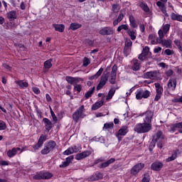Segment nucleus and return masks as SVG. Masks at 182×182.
Instances as JSON below:
<instances>
[{
  "mask_svg": "<svg viewBox=\"0 0 182 182\" xmlns=\"http://www.w3.org/2000/svg\"><path fill=\"white\" fill-rule=\"evenodd\" d=\"M151 92L149 90H138L136 92V99L141 100V99H147L150 97Z\"/></svg>",
  "mask_w": 182,
  "mask_h": 182,
  "instance_id": "39448f33",
  "label": "nucleus"
},
{
  "mask_svg": "<svg viewBox=\"0 0 182 182\" xmlns=\"http://www.w3.org/2000/svg\"><path fill=\"white\" fill-rule=\"evenodd\" d=\"M154 53H159V52H161V47H157L154 48Z\"/></svg>",
  "mask_w": 182,
  "mask_h": 182,
  "instance_id": "774afa93",
  "label": "nucleus"
},
{
  "mask_svg": "<svg viewBox=\"0 0 182 182\" xmlns=\"http://www.w3.org/2000/svg\"><path fill=\"white\" fill-rule=\"evenodd\" d=\"M23 151V149H21L19 147H14L11 149H9L7 151V156L10 159H12V157H15L16 154H21Z\"/></svg>",
  "mask_w": 182,
  "mask_h": 182,
  "instance_id": "6e6552de",
  "label": "nucleus"
},
{
  "mask_svg": "<svg viewBox=\"0 0 182 182\" xmlns=\"http://www.w3.org/2000/svg\"><path fill=\"white\" fill-rule=\"evenodd\" d=\"M170 24L167 23L165 25H163L162 29H160V31H162L164 36L166 35L170 31Z\"/></svg>",
  "mask_w": 182,
  "mask_h": 182,
  "instance_id": "473e14b6",
  "label": "nucleus"
},
{
  "mask_svg": "<svg viewBox=\"0 0 182 182\" xmlns=\"http://www.w3.org/2000/svg\"><path fill=\"white\" fill-rule=\"evenodd\" d=\"M159 41H157L158 43H161L162 46H164L165 48H171V44L173 43V41L171 40H163V38H164V35L162 30H159Z\"/></svg>",
  "mask_w": 182,
  "mask_h": 182,
  "instance_id": "7ed1b4c3",
  "label": "nucleus"
},
{
  "mask_svg": "<svg viewBox=\"0 0 182 182\" xmlns=\"http://www.w3.org/2000/svg\"><path fill=\"white\" fill-rule=\"evenodd\" d=\"M73 161V156H70L68 158H66L65 161H67V163L68 164H70V163H72V161Z\"/></svg>",
  "mask_w": 182,
  "mask_h": 182,
  "instance_id": "052dcab7",
  "label": "nucleus"
},
{
  "mask_svg": "<svg viewBox=\"0 0 182 182\" xmlns=\"http://www.w3.org/2000/svg\"><path fill=\"white\" fill-rule=\"evenodd\" d=\"M168 90H176V87L177 86V80L176 78H171L168 82Z\"/></svg>",
  "mask_w": 182,
  "mask_h": 182,
  "instance_id": "4468645a",
  "label": "nucleus"
},
{
  "mask_svg": "<svg viewBox=\"0 0 182 182\" xmlns=\"http://www.w3.org/2000/svg\"><path fill=\"white\" fill-rule=\"evenodd\" d=\"M141 182H150V177L149 176L148 173L144 175Z\"/></svg>",
  "mask_w": 182,
  "mask_h": 182,
  "instance_id": "864d4df0",
  "label": "nucleus"
},
{
  "mask_svg": "<svg viewBox=\"0 0 182 182\" xmlns=\"http://www.w3.org/2000/svg\"><path fill=\"white\" fill-rule=\"evenodd\" d=\"M56 147V142L54 141H50L45 144L44 148L41 150V154H49L50 151H53Z\"/></svg>",
  "mask_w": 182,
  "mask_h": 182,
  "instance_id": "f03ea898",
  "label": "nucleus"
},
{
  "mask_svg": "<svg viewBox=\"0 0 182 182\" xmlns=\"http://www.w3.org/2000/svg\"><path fill=\"white\" fill-rule=\"evenodd\" d=\"M117 75V65H114L112 68V72L109 75V83L114 85L116 83V76Z\"/></svg>",
  "mask_w": 182,
  "mask_h": 182,
  "instance_id": "9d476101",
  "label": "nucleus"
},
{
  "mask_svg": "<svg viewBox=\"0 0 182 182\" xmlns=\"http://www.w3.org/2000/svg\"><path fill=\"white\" fill-rule=\"evenodd\" d=\"M175 45L177 46L178 49L180 50V52H182V43L178 40L174 41Z\"/></svg>",
  "mask_w": 182,
  "mask_h": 182,
  "instance_id": "37998d69",
  "label": "nucleus"
},
{
  "mask_svg": "<svg viewBox=\"0 0 182 182\" xmlns=\"http://www.w3.org/2000/svg\"><path fill=\"white\" fill-rule=\"evenodd\" d=\"M140 8H141L145 12L149 13L150 12V8H149V6H147L146 4L141 3L139 4Z\"/></svg>",
  "mask_w": 182,
  "mask_h": 182,
  "instance_id": "e433bc0d",
  "label": "nucleus"
},
{
  "mask_svg": "<svg viewBox=\"0 0 182 182\" xmlns=\"http://www.w3.org/2000/svg\"><path fill=\"white\" fill-rule=\"evenodd\" d=\"M43 68L46 70H49L52 68V59L47 60L44 62Z\"/></svg>",
  "mask_w": 182,
  "mask_h": 182,
  "instance_id": "cd10ccee",
  "label": "nucleus"
},
{
  "mask_svg": "<svg viewBox=\"0 0 182 182\" xmlns=\"http://www.w3.org/2000/svg\"><path fill=\"white\" fill-rule=\"evenodd\" d=\"M43 122L44 123L45 129L47 132H50L52 127H53V124L48 118H43Z\"/></svg>",
  "mask_w": 182,
  "mask_h": 182,
  "instance_id": "f3484780",
  "label": "nucleus"
},
{
  "mask_svg": "<svg viewBox=\"0 0 182 182\" xmlns=\"http://www.w3.org/2000/svg\"><path fill=\"white\" fill-rule=\"evenodd\" d=\"M143 168H144V164H137L131 168L130 173L132 174V176H136Z\"/></svg>",
  "mask_w": 182,
  "mask_h": 182,
  "instance_id": "1a4fd4ad",
  "label": "nucleus"
},
{
  "mask_svg": "<svg viewBox=\"0 0 182 182\" xmlns=\"http://www.w3.org/2000/svg\"><path fill=\"white\" fill-rule=\"evenodd\" d=\"M95 92V87L90 89L85 95V99H89V97H92V95H93V92Z\"/></svg>",
  "mask_w": 182,
  "mask_h": 182,
  "instance_id": "f704fd0d",
  "label": "nucleus"
},
{
  "mask_svg": "<svg viewBox=\"0 0 182 182\" xmlns=\"http://www.w3.org/2000/svg\"><path fill=\"white\" fill-rule=\"evenodd\" d=\"M107 80H109V77L107 75H102L98 85L97 86V90H100L107 83Z\"/></svg>",
  "mask_w": 182,
  "mask_h": 182,
  "instance_id": "ddd939ff",
  "label": "nucleus"
},
{
  "mask_svg": "<svg viewBox=\"0 0 182 182\" xmlns=\"http://www.w3.org/2000/svg\"><path fill=\"white\" fill-rule=\"evenodd\" d=\"M92 154V151H85L82 153H80L75 156L76 160H82V159H86V157H89Z\"/></svg>",
  "mask_w": 182,
  "mask_h": 182,
  "instance_id": "2eb2a0df",
  "label": "nucleus"
},
{
  "mask_svg": "<svg viewBox=\"0 0 182 182\" xmlns=\"http://www.w3.org/2000/svg\"><path fill=\"white\" fill-rule=\"evenodd\" d=\"M100 35L102 36H108L109 35H113L114 33V30L112 27H104L100 30Z\"/></svg>",
  "mask_w": 182,
  "mask_h": 182,
  "instance_id": "9b49d317",
  "label": "nucleus"
},
{
  "mask_svg": "<svg viewBox=\"0 0 182 182\" xmlns=\"http://www.w3.org/2000/svg\"><path fill=\"white\" fill-rule=\"evenodd\" d=\"M53 27L57 32H63L65 31V25L63 24H53Z\"/></svg>",
  "mask_w": 182,
  "mask_h": 182,
  "instance_id": "5701e85b",
  "label": "nucleus"
},
{
  "mask_svg": "<svg viewBox=\"0 0 182 182\" xmlns=\"http://www.w3.org/2000/svg\"><path fill=\"white\" fill-rule=\"evenodd\" d=\"M34 180H42V172L37 173L33 176Z\"/></svg>",
  "mask_w": 182,
  "mask_h": 182,
  "instance_id": "3c124183",
  "label": "nucleus"
},
{
  "mask_svg": "<svg viewBox=\"0 0 182 182\" xmlns=\"http://www.w3.org/2000/svg\"><path fill=\"white\" fill-rule=\"evenodd\" d=\"M32 90L36 95H39V93H41V90L37 87H33Z\"/></svg>",
  "mask_w": 182,
  "mask_h": 182,
  "instance_id": "4d7b16f0",
  "label": "nucleus"
},
{
  "mask_svg": "<svg viewBox=\"0 0 182 182\" xmlns=\"http://www.w3.org/2000/svg\"><path fill=\"white\" fill-rule=\"evenodd\" d=\"M46 135H43V134H41V136H40V138H39V139H38V143H39V144H43V142L44 141H46Z\"/></svg>",
  "mask_w": 182,
  "mask_h": 182,
  "instance_id": "a19ab883",
  "label": "nucleus"
},
{
  "mask_svg": "<svg viewBox=\"0 0 182 182\" xmlns=\"http://www.w3.org/2000/svg\"><path fill=\"white\" fill-rule=\"evenodd\" d=\"M129 19L130 26L134 28H137V23L136 22V18H134V16L131 15L129 16Z\"/></svg>",
  "mask_w": 182,
  "mask_h": 182,
  "instance_id": "a878e982",
  "label": "nucleus"
},
{
  "mask_svg": "<svg viewBox=\"0 0 182 182\" xmlns=\"http://www.w3.org/2000/svg\"><path fill=\"white\" fill-rule=\"evenodd\" d=\"M129 133V127L127 126H122L115 134L116 137L119 140V141H122V139L124 136H126Z\"/></svg>",
  "mask_w": 182,
  "mask_h": 182,
  "instance_id": "423d86ee",
  "label": "nucleus"
},
{
  "mask_svg": "<svg viewBox=\"0 0 182 182\" xmlns=\"http://www.w3.org/2000/svg\"><path fill=\"white\" fill-rule=\"evenodd\" d=\"M149 52H150V48H149V46H146L145 48H143L142 53L144 55H146L147 56Z\"/></svg>",
  "mask_w": 182,
  "mask_h": 182,
  "instance_id": "09e8293b",
  "label": "nucleus"
},
{
  "mask_svg": "<svg viewBox=\"0 0 182 182\" xmlns=\"http://www.w3.org/2000/svg\"><path fill=\"white\" fill-rule=\"evenodd\" d=\"M103 70H105V69H103V68H100L96 74H95L92 76L89 77V80H95V79H97V77H99L102 75V73H103Z\"/></svg>",
  "mask_w": 182,
  "mask_h": 182,
  "instance_id": "4be33fe9",
  "label": "nucleus"
},
{
  "mask_svg": "<svg viewBox=\"0 0 182 182\" xmlns=\"http://www.w3.org/2000/svg\"><path fill=\"white\" fill-rule=\"evenodd\" d=\"M173 102H178V103H182V97H181L179 98L173 99Z\"/></svg>",
  "mask_w": 182,
  "mask_h": 182,
  "instance_id": "338daca9",
  "label": "nucleus"
},
{
  "mask_svg": "<svg viewBox=\"0 0 182 182\" xmlns=\"http://www.w3.org/2000/svg\"><path fill=\"white\" fill-rule=\"evenodd\" d=\"M164 4H166V3H163V1H157L156 2V5H157V6H159V9L164 6Z\"/></svg>",
  "mask_w": 182,
  "mask_h": 182,
  "instance_id": "0e129e2a",
  "label": "nucleus"
},
{
  "mask_svg": "<svg viewBox=\"0 0 182 182\" xmlns=\"http://www.w3.org/2000/svg\"><path fill=\"white\" fill-rule=\"evenodd\" d=\"M154 85H155V89L156 92V95L154 98V102H159L161 99V96L163 95V92H164L163 86H161V85H160V83L159 82H156Z\"/></svg>",
  "mask_w": 182,
  "mask_h": 182,
  "instance_id": "0eeeda50",
  "label": "nucleus"
},
{
  "mask_svg": "<svg viewBox=\"0 0 182 182\" xmlns=\"http://www.w3.org/2000/svg\"><path fill=\"white\" fill-rule=\"evenodd\" d=\"M133 65L132 67V70H139L140 69V63L139 60H132Z\"/></svg>",
  "mask_w": 182,
  "mask_h": 182,
  "instance_id": "393cba45",
  "label": "nucleus"
},
{
  "mask_svg": "<svg viewBox=\"0 0 182 182\" xmlns=\"http://www.w3.org/2000/svg\"><path fill=\"white\" fill-rule=\"evenodd\" d=\"M165 53L167 56H171V55H174V51L171 49H166L165 50Z\"/></svg>",
  "mask_w": 182,
  "mask_h": 182,
  "instance_id": "603ef678",
  "label": "nucleus"
},
{
  "mask_svg": "<svg viewBox=\"0 0 182 182\" xmlns=\"http://www.w3.org/2000/svg\"><path fill=\"white\" fill-rule=\"evenodd\" d=\"M88 65H90V59L85 57L83 59V66H88Z\"/></svg>",
  "mask_w": 182,
  "mask_h": 182,
  "instance_id": "de8ad7c7",
  "label": "nucleus"
},
{
  "mask_svg": "<svg viewBox=\"0 0 182 182\" xmlns=\"http://www.w3.org/2000/svg\"><path fill=\"white\" fill-rule=\"evenodd\" d=\"M149 41H153L154 39H157V37L156 36V34H150L149 36Z\"/></svg>",
  "mask_w": 182,
  "mask_h": 182,
  "instance_id": "e2e57ef3",
  "label": "nucleus"
},
{
  "mask_svg": "<svg viewBox=\"0 0 182 182\" xmlns=\"http://www.w3.org/2000/svg\"><path fill=\"white\" fill-rule=\"evenodd\" d=\"M123 29L124 31L129 30V26L127 24H122L117 28V31L120 32Z\"/></svg>",
  "mask_w": 182,
  "mask_h": 182,
  "instance_id": "ea45409f",
  "label": "nucleus"
},
{
  "mask_svg": "<svg viewBox=\"0 0 182 182\" xmlns=\"http://www.w3.org/2000/svg\"><path fill=\"white\" fill-rule=\"evenodd\" d=\"M151 168L154 171H160L163 168V163L160 161L154 162L151 166Z\"/></svg>",
  "mask_w": 182,
  "mask_h": 182,
  "instance_id": "dca6fc26",
  "label": "nucleus"
},
{
  "mask_svg": "<svg viewBox=\"0 0 182 182\" xmlns=\"http://www.w3.org/2000/svg\"><path fill=\"white\" fill-rule=\"evenodd\" d=\"M85 112V105L80 107L73 114V119L75 122H77L79 119H83L86 115L83 114Z\"/></svg>",
  "mask_w": 182,
  "mask_h": 182,
  "instance_id": "20e7f679",
  "label": "nucleus"
},
{
  "mask_svg": "<svg viewBox=\"0 0 182 182\" xmlns=\"http://www.w3.org/2000/svg\"><path fill=\"white\" fill-rule=\"evenodd\" d=\"M116 93V89L111 88L108 92V95L106 97V100H110L113 98V96H114V94Z\"/></svg>",
  "mask_w": 182,
  "mask_h": 182,
  "instance_id": "bb28decb",
  "label": "nucleus"
},
{
  "mask_svg": "<svg viewBox=\"0 0 182 182\" xmlns=\"http://www.w3.org/2000/svg\"><path fill=\"white\" fill-rule=\"evenodd\" d=\"M66 81L70 85H75V77H66Z\"/></svg>",
  "mask_w": 182,
  "mask_h": 182,
  "instance_id": "a18cd8bd",
  "label": "nucleus"
},
{
  "mask_svg": "<svg viewBox=\"0 0 182 182\" xmlns=\"http://www.w3.org/2000/svg\"><path fill=\"white\" fill-rule=\"evenodd\" d=\"M74 90H77V92H81L82 85H74Z\"/></svg>",
  "mask_w": 182,
  "mask_h": 182,
  "instance_id": "5fc2aeb1",
  "label": "nucleus"
},
{
  "mask_svg": "<svg viewBox=\"0 0 182 182\" xmlns=\"http://www.w3.org/2000/svg\"><path fill=\"white\" fill-rule=\"evenodd\" d=\"M124 45L125 46L124 48V52L126 53L127 52V50L129 49V48L132 47V45H133V43L132 42V40L127 39L125 41Z\"/></svg>",
  "mask_w": 182,
  "mask_h": 182,
  "instance_id": "7c9ffc66",
  "label": "nucleus"
},
{
  "mask_svg": "<svg viewBox=\"0 0 182 182\" xmlns=\"http://www.w3.org/2000/svg\"><path fill=\"white\" fill-rule=\"evenodd\" d=\"M114 124L113 122L106 123L104 124L103 130H106L107 129H113Z\"/></svg>",
  "mask_w": 182,
  "mask_h": 182,
  "instance_id": "58836bf2",
  "label": "nucleus"
},
{
  "mask_svg": "<svg viewBox=\"0 0 182 182\" xmlns=\"http://www.w3.org/2000/svg\"><path fill=\"white\" fill-rule=\"evenodd\" d=\"M73 153H75V150L73 148L70 147L63 152V154L64 156H69V154H73Z\"/></svg>",
  "mask_w": 182,
  "mask_h": 182,
  "instance_id": "4c0bfd02",
  "label": "nucleus"
},
{
  "mask_svg": "<svg viewBox=\"0 0 182 182\" xmlns=\"http://www.w3.org/2000/svg\"><path fill=\"white\" fill-rule=\"evenodd\" d=\"M79 28H82V25L77 23H72L70 26V29H72V31H76Z\"/></svg>",
  "mask_w": 182,
  "mask_h": 182,
  "instance_id": "72a5a7b5",
  "label": "nucleus"
},
{
  "mask_svg": "<svg viewBox=\"0 0 182 182\" xmlns=\"http://www.w3.org/2000/svg\"><path fill=\"white\" fill-rule=\"evenodd\" d=\"M154 114V112L147 110L144 114V122L146 123H150L151 124V119H153V116Z\"/></svg>",
  "mask_w": 182,
  "mask_h": 182,
  "instance_id": "f8f14e48",
  "label": "nucleus"
},
{
  "mask_svg": "<svg viewBox=\"0 0 182 182\" xmlns=\"http://www.w3.org/2000/svg\"><path fill=\"white\" fill-rule=\"evenodd\" d=\"M176 159H177V153L173 154L171 157L166 159V161L167 163H169V161H173V160H176Z\"/></svg>",
  "mask_w": 182,
  "mask_h": 182,
  "instance_id": "c03bdc74",
  "label": "nucleus"
},
{
  "mask_svg": "<svg viewBox=\"0 0 182 182\" xmlns=\"http://www.w3.org/2000/svg\"><path fill=\"white\" fill-rule=\"evenodd\" d=\"M50 114L51 117L53 118V120L54 122H58V117H56V115L55 114V112L52 111V109H50Z\"/></svg>",
  "mask_w": 182,
  "mask_h": 182,
  "instance_id": "13d9d810",
  "label": "nucleus"
},
{
  "mask_svg": "<svg viewBox=\"0 0 182 182\" xmlns=\"http://www.w3.org/2000/svg\"><path fill=\"white\" fill-rule=\"evenodd\" d=\"M123 18H124V14H123V10H121L120 14L118 16L117 20L119 22H122V21H123Z\"/></svg>",
  "mask_w": 182,
  "mask_h": 182,
  "instance_id": "49530a36",
  "label": "nucleus"
},
{
  "mask_svg": "<svg viewBox=\"0 0 182 182\" xmlns=\"http://www.w3.org/2000/svg\"><path fill=\"white\" fill-rule=\"evenodd\" d=\"M129 36H130L132 41H134L137 36V31L134 29H129L127 31Z\"/></svg>",
  "mask_w": 182,
  "mask_h": 182,
  "instance_id": "412c9836",
  "label": "nucleus"
},
{
  "mask_svg": "<svg viewBox=\"0 0 182 182\" xmlns=\"http://www.w3.org/2000/svg\"><path fill=\"white\" fill-rule=\"evenodd\" d=\"M144 79H156L157 77V71L146 72L144 74Z\"/></svg>",
  "mask_w": 182,
  "mask_h": 182,
  "instance_id": "a211bd4d",
  "label": "nucleus"
},
{
  "mask_svg": "<svg viewBox=\"0 0 182 182\" xmlns=\"http://www.w3.org/2000/svg\"><path fill=\"white\" fill-rule=\"evenodd\" d=\"M112 12H115L117 14L119 11H120V6L119 4H112Z\"/></svg>",
  "mask_w": 182,
  "mask_h": 182,
  "instance_id": "79ce46f5",
  "label": "nucleus"
},
{
  "mask_svg": "<svg viewBox=\"0 0 182 182\" xmlns=\"http://www.w3.org/2000/svg\"><path fill=\"white\" fill-rule=\"evenodd\" d=\"M42 180H49V178H52L53 174L49 172H41Z\"/></svg>",
  "mask_w": 182,
  "mask_h": 182,
  "instance_id": "c756f323",
  "label": "nucleus"
},
{
  "mask_svg": "<svg viewBox=\"0 0 182 182\" xmlns=\"http://www.w3.org/2000/svg\"><path fill=\"white\" fill-rule=\"evenodd\" d=\"M151 130V124L144 122V123L136 124L134 131L136 133H149Z\"/></svg>",
  "mask_w": 182,
  "mask_h": 182,
  "instance_id": "f257e3e1",
  "label": "nucleus"
},
{
  "mask_svg": "<svg viewBox=\"0 0 182 182\" xmlns=\"http://www.w3.org/2000/svg\"><path fill=\"white\" fill-rule=\"evenodd\" d=\"M171 130L172 132H179V133H182V122H178L173 124L171 126Z\"/></svg>",
  "mask_w": 182,
  "mask_h": 182,
  "instance_id": "6ab92c4d",
  "label": "nucleus"
},
{
  "mask_svg": "<svg viewBox=\"0 0 182 182\" xmlns=\"http://www.w3.org/2000/svg\"><path fill=\"white\" fill-rule=\"evenodd\" d=\"M164 139V135L163 134V132L161 131H159L156 133V141H161Z\"/></svg>",
  "mask_w": 182,
  "mask_h": 182,
  "instance_id": "c9c22d12",
  "label": "nucleus"
},
{
  "mask_svg": "<svg viewBox=\"0 0 182 182\" xmlns=\"http://www.w3.org/2000/svg\"><path fill=\"white\" fill-rule=\"evenodd\" d=\"M146 56H147L145 54H143L142 53L139 55V60H144L146 59Z\"/></svg>",
  "mask_w": 182,
  "mask_h": 182,
  "instance_id": "680f3d73",
  "label": "nucleus"
},
{
  "mask_svg": "<svg viewBox=\"0 0 182 182\" xmlns=\"http://www.w3.org/2000/svg\"><path fill=\"white\" fill-rule=\"evenodd\" d=\"M16 84L18 85L21 89H26V87H28V86H29V84L23 80H18L16 82Z\"/></svg>",
  "mask_w": 182,
  "mask_h": 182,
  "instance_id": "c85d7f7f",
  "label": "nucleus"
},
{
  "mask_svg": "<svg viewBox=\"0 0 182 182\" xmlns=\"http://www.w3.org/2000/svg\"><path fill=\"white\" fill-rule=\"evenodd\" d=\"M68 166H69L68 162H67V161L63 162L62 164L60 165V168H63V167H68Z\"/></svg>",
  "mask_w": 182,
  "mask_h": 182,
  "instance_id": "69168bd1",
  "label": "nucleus"
},
{
  "mask_svg": "<svg viewBox=\"0 0 182 182\" xmlns=\"http://www.w3.org/2000/svg\"><path fill=\"white\" fill-rule=\"evenodd\" d=\"M42 146V144H39V142H38L37 144L33 145V149H34V150H39Z\"/></svg>",
  "mask_w": 182,
  "mask_h": 182,
  "instance_id": "bf43d9fd",
  "label": "nucleus"
},
{
  "mask_svg": "<svg viewBox=\"0 0 182 182\" xmlns=\"http://www.w3.org/2000/svg\"><path fill=\"white\" fill-rule=\"evenodd\" d=\"M115 161H116V159L114 158H111L106 162L101 164L99 166V167H100V168H106V167H109V166H110V164H112V163H114Z\"/></svg>",
  "mask_w": 182,
  "mask_h": 182,
  "instance_id": "aec40b11",
  "label": "nucleus"
},
{
  "mask_svg": "<svg viewBox=\"0 0 182 182\" xmlns=\"http://www.w3.org/2000/svg\"><path fill=\"white\" fill-rule=\"evenodd\" d=\"M97 180L99 179L97 178L96 173L93 174L90 178V181H97Z\"/></svg>",
  "mask_w": 182,
  "mask_h": 182,
  "instance_id": "6e6d98bb",
  "label": "nucleus"
},
{
  "mask_svg": "<svg viewBox=\"0 0 182 182\" xmlns=\"http://www.w3.org/2000/svg\"><path fill=\"white\" fill-rule=\"evenodd\" d=\"M6 129V124L4 121H0V130H5Z\"/></svg>",
  "mask_w": 182,
  "mask_h": 182,
  "instance_id": "8fccbe9b",
  "label": "nucleus"
},
{
  "mask_svg": "<svg viewBox=\"0 0 182 182\" xmlns=\"http://www.w3.org/2000/svg\"><path fill=\"white\" fill-rule=\"evenodd\" d=\"M7 18L9 21H14V19H16V11H10L7 14Z\"/></svg>",
  "mask_w": 182,
  "mask_h": 182,
  "instance_id": "2f4dec72",
  "label": "nucleus"
},
{
  "mask_svg": "<svg viewBox=\"0 0 182 182\" xmlns=\"http://www.w3.org/2000/svg\"><path fill=\"white\" fill-rule=\"evenodd\" d=\"M103 103H105L103 100L95 102L92 106V110H97V109H100V107L103 106Z\"/></svg>",
  "mask_w": 182,
  "mask_h": 182,
  "instance_id": "b1692460",
  "label": "nucleus"
}]
</instances>
